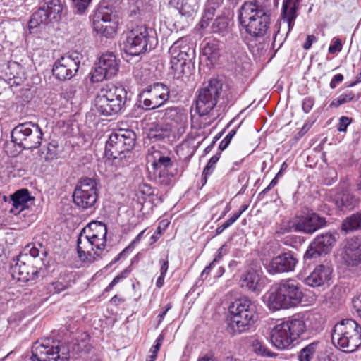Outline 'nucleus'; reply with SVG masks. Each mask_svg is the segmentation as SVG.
<instances>
[{
    "label": "nucleus",
    "instance_id": "nucleus-1",
    "mask_svg": "<svg viewBox=\"0 0 361 361\" xmlns=\"http://www.w3.org/2000/svg\"><path fill=\"white\" fill-rule=\"evenodd\" d=\"M107 226L101 221H92L80 231L77 240L78 257L92 263L102 258L106 244Z\"/></svg>",
    "mask_w": 361,
    "mask_h": 361
},
{
    "label": "nucleus",
    "instance_id": "nucleus-2",
    "mask_svg": "<svg viewBox=\"0 0 361 361\" xmlns=\"http://www.w3.org/2000/svg\"><path fill=\"white\" fill-rule=\"evenodd\" d=\"M239 20L251 36H264L270 24V10L261 0L245 1L241 6Z\"/></svg>",
    "mask_w": 361,
    "mask_h": 361
},
{
    "label": "nucleus",
    "instance_id": "nucleus-3",
    "mask_svg": "<svg viewBox=\"0 0 361 361\" xmlns=\"http://www.w3.org/2000/svg\"><path fill=\"white\" fill-rule=\"evenodd\" d=\"M226 331L231 336L248 331L257 319L256 306L246 297L235 300L228 307Z\"/></svg>",
    "mask_w": 361,
    "mask_h": 361
},
{
    "label": "nucleus",
    "instance_id": "nucleus-4",
    "mask_svg": "<svg viewBox=\"0 0 361 361\" xmlns=\"http://www.w3.org/2000/svg\"><path fill=\"white\" fill-rule=\"evenodd\" d=\"M11 264L13 278L23 282L33 281L39 277L44 263L39 257V251L35 246H26L23 252Z\"/></svg>",
    "mask_w": 361,
    "mask_h": 361
},
{
    "label": "nucleus",
    "instance_id": "nucleus-5",
    "mask_svg": "<svg viewBox=\"0 0 361 361\" xmlns=\"http://www.w3.org/2000/svg\"><path fill=\"white\" fill-rule=\"evenodd\" d=\"M128 101V92L123 86L108 84L98 92L94 106L98 114L109 116L123 111Z\"/></svg>",
    "mask_w": 361,
    "mask_h": 361
},
{
    "label": "nucleus",
    "instance_id": "nucleus-6",
    "mask_svg": "<svg viewBox=\"0 0 361 361\" xmlns=\"http://www.w3.org/2000/svg\"><path fill=\"white\" fill-rule=\"evenodd\" d=\"M223 87L224 83L221 80L212 78L206 86L198 91L195 103L196 111L200 116L209 114L221 99L224 105L232 102L227 90Z\"/></svg>",
    "mask_w": 361,
    "mask_h": 361
},
{
    "label": "nucleus",
    "instance_id": "nucleus-7",
    "mask_svg": "<svg viewBox=\"0 0 361 361\" xmlns=\"http://www.w3.org/2000/svg\"><path fill=\"white\" fill-rule=\"evenodd\" d=\"M303 293L299 283L293 279L281 281L270 293L268 306L272 310L295 307L302 300Z\"/></svg>",
    "mask_w": 361,
    "mask_h": 361
},
{
    "label": "nucleus",
    "instance_id": "nucleus-8",
    "mask_svg": "<svg viewBox=\"0 0 361 361\" xmlns=\"http://www.w3.org/2000/svg\"><path fill=\"white\" fill-rule=\"evenodd\" d=\"M332 343L345 353H353L361 345V326L353 319H343L335 324Z\"/></svg>",
    "mask_w": 361,
    "mask_h": 361
},
{
    "label": "nucleus",
    "instance_id": "nucleus-9",
    "mask_svg": "<svg viewBox=\"0 0 361 361\" xmlns=\"http://www.w3.org/2000/svg\"><path fill=\"white\" fill-rule=\"evenodd\" d=\"M306 331V324L302 319H290L275 325L270 331V341L279 350H286L293 345Z\"/></svg>",
    "mask_w": 361,
    "mask_h": 361
},
{
    "label": "nucleus",
    "instance_id": "nucleus-10",
    "mask_svg": "<svg viewBox=\"0 0 361 361\" xmlns=\"http://www.w3.org/2000/svg\"><path fill=\"white\" fill-rule=\"evenodd\" d=\"M123 51L131 56H137L154 48L157 39L153 30L145 26H137L127 32L123 39Z\"/></svg>",
    "mask_w": 361,
    "mask_h": 361
},
{
    "label": "nucleus",
    "instance_id": "nucleus-11",
    "mask_svg": "<svg viewBox=\"0 0 361 361\" xmlns=\"http://www.w3.org/2000/svg\"><path fill=\"white\" fill-rule=\"evenodd\" d=\"M136 135L130 129H118L112 133L105 146V155L113 159H122L133 149Z\"/></svg>",
    "mask_w": 361,
    "mask_h": 361
},
{
    "label": "nucleus",
    "instance_id": "nucleus-12",
    "mask_svg": "<svg viewBox=\"0 0 361 361\" xmlns=\"http://www.w3.org/2000/svg\"><path fill=\"white\" fill-rule=\"evenodd\" d=\"M69 348L59 341L46 338L37 341L32 348V361H68Z\"/></svg>",
    "mask_w": 361,
    "mask_h": 361
},
{
    "label": "nucleus",
    "instance_id": "nucleus-13",
    "mask_svg": "<svg viewBox=\"0 0 361 361\" xmlns=\"http://www.w3.org/2000/svg\"><path fill=\"white\" fill-rule=\"evenodd\" d=\"M43 132L38 124L26 122L18 124L11 131V140L23 149L38 148L42 140Z\"/></svg>",
    "mask_w": 361,
    "mask_h": 361
},
{
    "label": "nucleus",
    "instance_id": "nucleus-14",
    "mask_svg": "<svg viewBox=\"0 0 361 361\" xmlns=\"http://www.w3.org/2000/svg\"><path fill=\"white\" fill-rule=\"evenodd\" d=\"M62 10L61 0H44V5L32 15L29 21V29L31 30L39 26L59 20Z\"/></svg>",
    "mask_w": 361,
    "mask_h": 361
},
{
    "label": "nucleus",
    "instance_id": "nucleus-15",
    "mask_svg": "<svg viewBox=\"0 0 361 361\" xmlns=\"http://www.w3.org/2000/svg\"><path fill=\"white\" fill-rule=\"evenodd\" d=\"M73 198L79 207L88 209L94 207L98 199L97 182L90 178H81L75 188Z\"/></svg>",
    "mask_w": 361,
    "mask_h": 361
},
{
    "label": "nucleus",
    "instance_id": "nucleus-16",
    "mask_svg": "<svg viewBox=\"0 0 361 361\" xmlns=\"http://www.w3.org/2000/svg\"><path fill=\"white\" fill-rule=\"evenodd\" d=\"M80 64V55L77 52L66 54L54 64L53 75L60 80H70L75 75Z\"/></svg>",
    "mask_w": 361,
    "mask_h": 361
},
{
    "label": "nucleus",
    "instance_id": "nucleus-17",
    "mask_svg": "<svg viewBox=\"0 0 361 361\" xmlns=\"http://www.w3.org/2000/svg\"><path fill=\"white\" fill-rule=\"evenodd\" d=\"M119 68L118 61L112 52L102 54L99 62L92 73V82H99L116 75Z\"/></svg>",
    "mask_w": 361,
    "mask_h": 361
},
{
    "label": "nucleus",
    "instance_id": "nucleus-18",
    "mask_svg": "<svg viewBox=\"0 0 361 361\" xmlns=\"http://www.w3.org/2000/svg\"><path fill=\"white\" fill-rule=\"evenodd\" d=\"M336 241L335 236L330 233L318 235L309 245L304 255V258L305 259H312L323 254L329 253Z\"/></svg>",
    "mask_w": 361,
    "mask_h": 361
},
{
    "label": "nucleus",
    "instance_id": "nucleus-19",
    "mask_svg": "<svg viewBox=\"0 0 361 361\" xmlns=\"http://www.w3.org/2000/svg\"><path fill=\"white\" fill-rule=\"evenodd\" d=\"M326 221L324 217L316 213L297 216L294 219L295 231L307 234H312L326 225Z\"/></svg>",
    "mask_w": 361,
    "mask_h": 361
},
{
    "label": "nucleus",
    "instance_id": "nucleus-20",
    "mask_svg": "<svg viewBox=\"0 0 361 361\" xmlns=\"http://www.w3.org/2000/svg\"><path fill=\"white\" fill-rule=\"evenodd\" d=\"M298 259L291 252L282 253L274 257L267 267L271 274L292 271L294 270Z\"/></svg>",
    "mask_w": 361,
    "mask_h": 361
},
{
    "label": "nucleus",
    "instance_id": "nucleus-21",
    "mask_svg": "<svg viewBox=\"0 0 361 361\" xmlns=\"http://www.w3.org/2000/svg\"><path fill=\"white\" fill-rule=\"evenodd\" d=\"M299 2L300 0H283V9L281 13V20L279 24L276 25L277 30L274 37L273 44H275L276 38L280 35V29L282 23L286 24L288 26V31L286 34V37L293 29L295 24V20L297 17L296 10L298 8Z\"/></svg>",
    "mask_w": 361,
    "mask_h": 361
},
{
    "label": "nucleus",
    "instance_id": "nucleus-22",
    "mask_svg": "<svg viewBox=\"0 0 361 361\" xmlns=\"http://www.w3.org/2000/svg\"><path fill=\"white\" fill-rule=\"evenodd\" d=\"M94 30L106 37H111L116 32L117 25L111 15L98 12L93 18Z\"/></svg>",
    "mask_w": 361,
    "mask_h": 361
},
{
    "label": "nucleus",
    "instance_id": "nucleus-23",
    "mask_svg": "<svg viewBox=\"0 0 361 361\" xmlns=\"http://www.w3.org/2000/svg\"><path fill=\"white\" fill-rule=\"evenodd\" d=\"M342 258L348 266H357L361 263V239H349L342 253Z\"/></svg>",
    "mask_w": 361,
    "mask_h": 361
},
{
    "label": "nucleus",
    "instance_id": "nucleus-24",
    "mask_svg": "<svg viewBox=\"0 0 361 361\" xmlns=\"http://www.w3.org/2000/svg\"><path fill=\"white\" fill-rule=\"evenodd\" d=\"M162 118L169 122L171 127L183 128L187 125L188 114L185 109L180 106H171L161 111Z\"/></svg>",
    "mask_w": 361,
    "mask_h": 361
},
{
    "label": "nucleus",
    "instance_id": "nucleus-25",
    "mask_svg": "<svg viewBox=\"0 0 361 361\" xmlns=\"http://www.w3.org/2000/svg\"><path fill=\"white\" fill-rule=\"evenodd\" d=\"M332 270L327 265L320 264L317 266L307 276L304 281L305 283L312 287H319L328 284L331 279Z\"/></svg>",
    "mask_w": 361,
    "mask_h": 361
},
{
    "label": "nucleus",
    "instance_id": "nucleus-26",
    "mask_svg": "<svg viewBox=\"0 0 361 361\" xmlns=\"http://www.w3.org/2000/svg\"><path fill=\"white\" fill-rule=\"evenodd\" d=\"M2 73L1 78L11 86L20 85L26 78L23 67L16 61L8 62Z\"/></svg>",
    "mask_w": 361,
    "mask_h": 361
},
{
    "label": "nucleus",
    "instance_id": "nucleus-27",
    "mask_svg": "<svg viewBox=\"0 0 361 361\" xmlns=\"http://www.w3.org/2000/svg\"><path fill=\"white\" fill-rule=\"evenodd\" d=\"M149 97L153 99L159 107L165 104L169 99L170 90L163 83L157 82L145 88Z\"/></svg>",
    "mask_w": 361,
    "mask_h": 361
},
{
    "label": "nucleus",
    "instance_id": "nucleus-28",
    "mask_svg": "<svg viewBox=\"0 0 361 361\" xmlns=\"http://www.w3.org/2000/svg\"><path fill=\"white\" fill-rule=\"evenodd\" d=\"M358 198L348 189L342 190L335 197L336 207L344 212L353 210L358 204Z\"/></svg>",
    "mask_w": 361,
    "mask_h": 361
},
{
    "label": "nucleus",
    "instance_id": "nucleus-29",
    "mask_svg": "<svg viewBox=\"0 0 361 361\" xmlns=\"http://www.w3.org/2000/svg\"><path fill=\"white\" fill-rule=\"evenodd\" d=\"M259 271L253 269H250L242 275L240 279V286L251 292H258L259 291Z\"/></svg>",
    "mask_w": 361,
    "mask_h": 361
},
{
    "label": "nucleus",
    "instance_id": "nucleus-30",
    "mask_svg": "<svg viewBox=\"0 0 361 361\" xmlns=\"http://www.w3.org/2000/svg\"><path fill=\"white\" fill-rule=\"evenodd\" d=\"M13 207L16 209L23 211L29 207L28 203L34 200V197L30 195L27 189H20L15 192L11 196Z\"/></svg>",
    "mask_w": 361,
    "mask_h": 361
},
{
    "label": "nucleus",
    "instance_id": "nucleus-31",
    "mask_svg": "<svg viewBox=\"0 0 361 361\" xmlns=\"http://www.w3.org/2000/svg\"><path fill=\"white\" fill-rule=\"evenodd\" d=\"M194 54V50L190 49L186 44L182 48V51L178 54V56L176 58L178 59L176 66H171L172 70H173L175 74H178V76L183 73V67L186 64V61L190 56H192Z\"/></svg>",
    "mask_w": 361,
    "mask_h": 361
},
{
    "label": "nucleus",
    "instance_id": "nucleus-32",
    "mask_svg": "<svg viewBox=\"0 0 361 361\" xmlns=\"http://www.w3.org/2000/svg\"><path fill=\"white\" fill-rule=\"evenodd\" d=\"M197 0H179L177 2V9L181 16H192L198 10Z\"/></svg>",
    "mask_w": 361,
    "mask_h": 361
},
{
    "label": "nucleus",
    "instance_id": "nucleus-33",
    "mask_svg": "<svg viewBox=\"0 0 361 361\" xmlns=\"http://www.w3.org/2000/svg\"><path fill=\"white\" fill-rule=\"evenodd\" d=\"M341 228L345 232L361 228V213H356L347 217L341 224Z\"/></svg>",
    "mask_w": 361,
    "mask_h": 361
},
{
    "label": "nucleus",
    "instance_id": "nucleus-34",
    "mask_svg": "<svg viewBox=\"0 0 361 361\" xmlns=\"http://www.w3.org/2000/svg\"><path fill=\"white\" fill-rule=\"evenodd\" d=\"M202 54L212 63L216 62L220 56L219 44L214 41L207 42L202 49Z\"/></svg>",
    "mask_w": 361,
    "mask_h": 361
},
{
    "label": "nucleus",
    "instance_id": "nucleus-35",
    "mask_svg": "<svg viewBox=\"0 0 361 361\" xmlns=\"http://www.w3.org/2000/svg\"><path fill=\"white\" fill-rule=\"evenodd\" d=\"M57 146L58 145L55 142H51L48 143L47 146L42 148L39 153L41 159L49 161L56 158Z\"/></svg>",
    "mask_w": 361,
    "mask_h": 361
},
{
    "label": "nucleus",
    "instance_id": "nucleus-36",
    "mask_svg": "<svg viewBox=\"0 0 361 361\" xmlns=\"http://www.w3.org/2000/svg\"><path fill=\"white\" fill-rule=\"evenodd\" d=\"M139 106L145 110H152L159 108V104H156L144 89L139 94Z\"/></svg>",
    "mask_w": 361,
    "mask_h": 361
},
{
    "label": "nucleus",
    "instance_id": "nucleus-37",
    "mask_svg": "<svg viewBox=\"0 0 361 361\" xmlns=\"http://www.w3.org/2000/svg\"><path fill=\"white\" fill-rule=\"evenodd\" d=\"M319 342H313L303 348L299 354L300 361H311L318 348Z\"/></svg>",
    "mask_w": 361,
    "mask_h": 361
},
{
    "label": "nucleus",
    "instance_id": "nucleus-38",
    "mask_svg": "<svg viewBox=\"0 0 361 361\" xmlns=\"http://www.w3.org/2000/svg\"><path fill=\"white\" fill-rule=\"evenodd\" d=\"M228 27V19L225 16H219L212 23L211 32L214 33L224 34Z\"/></svg>",
    "mask_w": 361,
    "mask_h": 361
},
{
    "label": "nucleus",
    "instance_id": "nucleus-39",
    "mask_svg": "<svg viewBox=\"0 0 361 361\" xmlns=\"http://www.w3.org/2000/svg\"><path fill=\"white\" fill-rule=\"evenodd\" d=\"M185 42L186 41L185 39L180 38L175 42L169 48V52L171 55V66H177V61H178V59L176 58L178 56L179 51L180 52L182 51V48L184 47L183 44L185 43Z\"/></svg>",
    "mask_w": 361,
    "mask_h": 361
},
{
    "label": "nucleus",
    "instance_id": "nucleus-40",
    "mask_svg": "<svg viewBox=\"0 0 361 361\" xmlns=\"http://www.w3.org/2000/svg\"><path fill=\"white\" fill-rule=\"evenodd\" d=\"M355 94L352 92H346L340 94L330 104V107L338 108L339 106L353 100Z\"/></svg>",
    "mask_w": 361,
    "mask_h": 361
},
{
    "label": "nucleus",
    "instance_id": "nucleus-41",
    "mask_svg": "<svg viewBox=\"0 0 361 361\" xmlns=\"http://www.w3.org/2000/svg\"><path fill=\"white\" fill-rule=\"evenodd\" d=\"M215 16V8L214 7H209L205 9L204 13L199 23L201 28L206 29L209 27L211 20H213Z\"/></svg>",
    "mask_w": 361,
    "mask_h": 361
},
{
    "label": "nucleus",
    "instance_id": "nucleus-42",
    "mask_svg": "<svg viewBox=\"0 0 361 361\" xmlns=\"http://www.w3.org/2000/svg\"><path fill=\"white\" fill-rule=\"evenodd\" d=\"M295 229L294 219L293 221H283L276 226L275 233L278 235H283L292 231Z\"/></svg>",
    "mask_w": 361,
    "mask_h": 361
},
{
    "label": "nucleus",
    "instance_id": "nucleus-43",
    "mask_svg": "<svg viewBox=\"0 0 361 361\" xmlns=\"http://www.w3.org/2000/svg\"><path fill=\"white\" fill-rule=\"evenodd\" d=\"M153 166L157 169L165 170L173 166L171 159L169 157L160 156L157 161L153 163Z\"/></svg>",
    "mask_w": 361,
    "mask_h": 361
},
{
    "label": "nucleus",
    "instance_id": "nucleus-44",
    "mask_svg": "<svg viewBox=\"0 0 361 361\" xmlns=\"http://www.w3.org/2000/svg\"><path fill=\"white\" fill-rule=\"evenodd\" d=\"M129 8L131 14H137L143 7L142 0H128Z\"/></svg>",
    "mask_w": 361,
    "mask_h": 361
},
{
    "label": "nucleus",
    "instance_id": "nucleus-45",
    "mask_svg": "<svg viewBox=\"0 0 361 361\" xmlns=\"http://www.w3.org/2000/svg\"><path fill=\"white\" fill-rule=\"evenodd\" d=\"M235 133H236V130L235 129H233L221 140V142H220V144L219 145V149H220V151H223V150L226 149L228 147V146L229 145V144L231 142V140H232L233 136L235 135Z\"/></svg>",
    "mask_w": 361,
    "mask_h": 361
},
{
    "label": "nucleus",
    "instance_id": "nucleus-46",
    "mask_svg": "<svg viewBox=\"0 0 361 361\" xmlns=\"http://www.w3.org/2000/svg\"><path fill=\"white\" fill-rule=\"evenodd\" d=\"M255 351L262 356L273 357L275 353H271L270 350L263 344L257 343L255 345Z\"/></svg>",
    "mask_w": 361,
    "mask_h": 361
},
{
    "label": "nucleus",
    "instance_id": "nucleus-47",
    "mask_svg": "<svg viewBox=\"0 0 361 361\" xmlns=\"http://www.w3.org/2000/svg\"><path fill=\"white\" fill-rule=\"evenodd\" d=\"M92 0H72L73 6L78 12L82 13L87 8Z\"/></svg>",
    "mask_w": 361,
    "mask_h": 361
},
{
    "label": "nucleus",
    "instance_id": "nucleus-48",
    "mask_svg": "<svg viewBox=\"0 0 361 361\" xmlns=\"http://www.w3.org/2000/svg\"><path fill=\"white\" fill-rule=\"evenodd\" d=\"M351 122L352 118L347 116H341L339 119L337 130L339 132H345L347 127L350 124Z\"/></svg>",
    "mask_w": 361,
    "mask_h": 361
},
{
    "label": "nucleus",
    "instance_id": "nucleus-49",
    "mask_svg": "<svg viewBox=\"0 0 361 361\" xmlns=\"http://www.w3.org/2000/svg\"><path fill=\"white\" fill-rule=\"evenodd\" d=\"M88 337L89 336L85 334L81 343H78V341H76V342L73 343L72 346L73 351L75 352L76 353L83 351L86 347L85 340L88 338Z\"/></svg>",
    "mask_w": 361,
    "mask_h": 361
},
{
    "label": "nucleus",
    "instance_id": "nucleus-50",
    "mask_svg": "<svg viewBox=\"0 0 361 361\" xmlns=\"http://www.w3.org/2000/svg\"><path fill=\"white\" fill-rule=\"evenodd\" d=\"M314 101L311 97H306L303 99L302 108L305 113H308L312 109Z\"/></svg>",
    "mask_w": 361,
    "mask_h": 361
},
{
    "label": "nucleus",
    "instance_id": "nucleus-51",
    "mask_svg": "<svg viewBox=\"0 0 361 361\" xmlns=\"http://www.w3.org/2000/svg\"><path fill=\"white\" fill-rule=\"evenodd\" d=\"M342 49V43L340 39L337 38L329 47V52L330 54H335L337 51H341Z\"/></svg>",
    "mask_w": 361,
    "mask_h": 361
},
{
    "label": "nucleus",
    "instance_id": "nucleus-52",
    "mask_svg": "<svg viewBox=\"0 0 361 361\" xmlns=\"http://www.w3.org/2000/svg\"><path fill=\"white\" fill-rule=\"evenodd\" d=\"M52 286L54 289L55 293H59L60 292L66 290L68 285L67 283H63L61 281H55L52 283Z\"/></svg>",
    "mask_w": 361,
    "mask_h": 361
},
{
    "label": "nucleus",
    "instance_id": "nucleus-53",
    "mask_svg": "<svg viewBox=\"0 0 361 361\" xmlns=\"http://www.w3.org/2000/svg\"><path fill=\"white\" fill-rule=\"evenodd\" d=\"M343 80V75L342 74H336L332 78L331 82H330V87L332 89H334L336 87L337 85L340 82H341Z\"/></svg>",
    "mask_w": 361,
    "mask_h": 361
},
{
    "label": "nucleus",
    "instance_id": "nucleus-54",
    "mask_svg": "<svg viewBox=\"0 0 361 361\" xmlns=\"http://www.w3.org/2000/svg\"><path fill=\"white\" fill-rule=\"evenodd\" d=\"M311 126H312L311 123H305L303 125V126L302 127V128L300 130V131L295 135V138L300 139L302 136H304L307 133V132L310 129Z\"/></svg>",
    "mask_w": 361,
    "mask_h": 361
},
{
    "label": "nucleus",
    "instance_id": "nucleus-55",
    "mask_svg": "<svg viewBox=\"0 0 361 361\" xmlns=\"http://www.w3.org/2000/svg\"><path fill=\"white\" fill-rule=\"evenodd\" d=\"M317 41V37L314 35H307L305 42L304 43L302 47L304 49L307 50L311 47L314 42Z\"/></svg>",
    "mask_w": 361,
    "mask_h": 361
},
{
    "label": "nucleus",
    "instance_id": "nucleus-56",
    "mask_svg": "<svg viewBox=\"0 0 361 361\" xmlns=\"http://www.w3.org/2000/svg\"><path fill=\"white\" fill-rule=\"evenodd\" d=\"M161 264L160 274L166 275L169 268V260L166 257L165 259H161L159 260Z\"/></svg>",
    "mask_w": 361,
    "mask_h": 361
},
{
    "label": "nucleus",
    "instance_id": "nucleus-57",
    "mask_svg": "<svg viewBox=\"0 0 361 361\" xmlns=\"http://www.w3.org/2000/svg\"><path fill=\"white\" fill-rule=\"evenodd\" d=\"M172 307V305L171 303H168L163 309V310L158 315V324H159L163 319H164L165 315L166 314L167 312Z\"/></svg>",
    "mask_w": 361,
    "mask_h": 361
},
{
    "label": "nucleus",
    "instance_id": "nucleus-58",
    "mask_svg": "<svg viewBox=\"0 0 361 361\" xmlns=\"http://www.w3.org/2000/svg\"><path fill=\"white\" fill-rule=\"evenodd\" d=\"M353 305L361 317V294L353 300Z\"/></svg>",
    "mask_w": 361,
    "mask_h": 361
},
{
    "label": "nucleus",
    "instance_id": "nucleus-59",
    "mask_svg": "<svg viewBox=\"0 0 361 361\" xmlns=\"http://www.w3.org/2000/svg\"><path fill=\"white\" fill-rule=\"evenodd\" d=\"M129 251V247H126L124 250H123L122 252H121L116 257H115L110 263L109 266H111L112 264L117 262L120 259L126 256V255L128 253Z\"/></svg>",
    "mask_w": 361,
    "mask_h": 361
},
{
    "label": "nucleus",
    "instance_id": "nucleus-60",
    "mask_svg": "<svg viewBox=\"0 0 361 361\" xmlns=\"http://www.w3.org/2000/svg\"><path fill=\"white\" fill-rule=\"evenodd\" d=\"M128 273L129 271L128 269H124L121 274L116 276L111 283L112 285H116L122 279L125 278Z\"/></svg>",
    "mask_w": 361,
    "mask_h": 361
},
{
    "label": "nucleus",
    "instance_id": "nucleus-61",
    "mask_svg": "<svg viewBox=\"0 0 361 361\" xmlns=\"http://www.w3.org/2000/svg\"><path fill=\"white\" fill-rule=\"evenodd\" d=\"M214 169V168H212L211 166H209L207 164L204 167V169L203 170V172H202V176H203V179H204V183L207 182V177L212 174V173L213 172Z\"/></svg>",
    "mask_w": 361,
    "mask_h": 361
},
{
    "label": "nucleus",
    "instance_id": "nucleus-62",
    "mask_svg": "<svg viewBox=\"0 0 361 361\" xmlns=\"http://www.w3.org/2000/svg\"><path fill=\"white\" fill-rule=\"evenodd\" d=\"M221 156V152H218L214 156L211 157V159L209 160L208 163L207 164L212 168H214V165L216 164V162L219 160Z\"/></svg>",
    "mask_w": 361,
    "mask_h": 361
},
{
    "label": "nucleus",
    "instance_id": "nucleus-63",
    "mask_svg": "<svg viewBox=\"0 0 361 361\" xmlns=\"http://www.w3.org/2000/svg\"><path fill=\"white\" fill-rule=\"evenodd\" d=\"M241 214L239 212H235L231 217H230L228 219H227L228 222L231 226L233 224H234L237 219L240 216Z\"/></svg>",
    "mask_w": 361,
    "mask_h": 361
},
{
    "label": "nucleus",
    "instance_id": "nucleus-64",
    "mask_svg": "<svg viewBox=\"0 0 361 361\" xmlns=\"http://www.w3.org/2000/svg\"><path fill=\"white\" fill-rule=\"evenodd\" d=\"M241 214L239 212H235L231 217H230L228 219H227L228 222L231 226L233 224H234L237 219L240 216Z\"/></svg>",
    "mask_w": 361,
    "mask_h": 361
}]
</instances>
